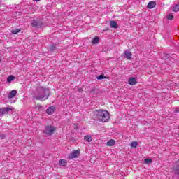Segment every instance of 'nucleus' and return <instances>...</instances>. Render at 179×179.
<instances>
[{
	"mask_svg": "<svg viewBox=\"0 0 179 179\" xmlns=\"http://www.w3.org/2000/svg\"><path fill=\"white\" fill-rule=\"evenodd\" d=\"M172 10L173 12H179V3L174 6V7L173 8Z\"/></svg>",
	"mask_w": 179,
	"mask_h": 179,
	"instance_id": "obj_19",
	"label": "nucleus"
},
{
	"mask_svg": "<svg viewBox=\"0 0 179 179\" xmlns=\"http://www.w3.org/2000/svg\"><path fill=\"white\" fill-rule=\"evenodd\" d=\"M0 5H1V0H0Z\"/></svg>",
	"mask_w": 179,
	"mask_h": 179,
	"instance_id": "obj_30",
	"label": "nucleus"
},
{
	"mask_svg": "<svg viewBox=\"0 0 179 179\" xmlns=\"http://www.w3.org/2000/svg\"><path fill=\"white\" fill-rule=\"evenodd\" d=\"M99 41H100V39L99 38V37H95L92 40V44H99Z\"/></svg>",
	"mask_w": 179,
	"mask_h": 179,
	"instance_id": "obj_18",
	"label": "nucleus"
},
{
	"mask_svg": "<svg viewBox=\"0 0 179 179\" xmlns=\"http://www.w3.org/2000/svg\"><path fill=\"white\" fill-rule=\"evenodd\" d=\"M107 146H114L115 145V141L110 139L106 143Z\"/></svg>",
	"mask_w": 179,
	"mask_h": 179,
	"instance_id": "obj_15",
	"label": "nucleus"
},
{
	"mask_svg": "<svg viewBox=\"0 0 179 179\" xmlns=\"http://www.w3.org/2000/svg\"><path fill=\"white\" fill-rule=\"evenodd\" d=\"M9 111H13V108L8 107L0 108V116L8 114Z\"/></svg>",
	"mask_w": 179,
	"mask_h": 179,
	"instance_id": "obj_5",
	"label": "nucleus"
},
{
	"mask_svg": "<svg viewBox=\"0 0 179 179\" xmlns=\"http://www.w3.org/2000/svg\"><path fill=\"white\" fill-rule=\"evenodd\" d=\"M167 19H168V20H173V19H174V16L173 15L170 14L167 16Z\"/></svg>",
	"mask_w": 179,
	"mask_h": 179,
	"instance_id": "obj_23",
	"label": "nucleus"
},
{
	"mask_svg": "<svg viewBox=\"0 0 179 179\" xmlns=\"http://www.w3.org/2000/svg\"><path fill=\"white\" fill-rule=\"evenodd\" d=\"M138 143L136 141H133L131 143V148H136L138 146Z\"/></svg>",
	"mask_w": 179,
	"mask_h": 179,
	"instance_id": "obj_21",
	"label": "nucleus"
},
{
	"mask_svg": "<svg viewBox=\"0 0 179 179\" xmlns=\"http://www.w3.org/2000/svg\"><path fill=\"white\" fill-rule=\"evenodd\" d=\"M12 80H15V76H9L7 78V82L8 83H10V82H12Z\"/></svg>",
	"mask_w": 179,
	"mask_h": 179,
	"instance_id": "obj_20",
	"label": "nucleus"
},
{
	"mask_svg": "<svg viewBox=\"0 0 179 179\" xmlns=\"http://www.w3.org/2000/svg\"><path fill=\"white\" fill-rule=\"evenodd\" d=\"M110 26L112 29H118V23H117L116 21H110Z\"/></svg>",
	"mask_w": 179,
	"mask_h": 179,
	"instance_id": "obj_11",
	"label": "nucleus"
},
{
	"mask_svg": "<svg viewBox=\"0 0 179 179\" xmlns=\"http://www.w3.org/2000/svg\"><path fill=\"white\" fill-rule=\"evenodd\" d=\"M36 2H39V1H41V0H35Z\"/></svg>",
	"mask_w": 179,
	"mask_h": 179,
	"instance_id": "obj_29",
	"label": "nucleus"
},
{
	"mask_svg": "<svg viewBox=\"0 0 179 179\" xmlns=\"http://www.w3.org/2000/svg\"><path fill=\"white\" fill-rule=\"evenodd\" d=\"M0 62H1V59H0Z\"/></svg>",
	"mask_w": 179,
	"mask_h": 179,
	"instance_id": "obj_31",
	"label": "nucleus"
},
{
	"mask_svg": "<svg viewBox=\"0 0 179 179\" xmlns=\"http://www.w3.org/2000/svg\"><path fill=\"white\" fill-rule=\"evenodd\" d=\"M16 94H17V91H16V90H12L8 94V99L16 97Z\"/></svg>",
	"mask_w": 179,
	"mask_h": 179,
	"instance_id": "obj_9",
	"label": "nucleus"
},
{
	"mask_svg": "<svg viewBox=\"0 0 179 179\" xmlns=\"http://www.w3.org/2000/svg\"><path fill=\"white\" fill-rule=\"evenodd\" d=\"M156 6V2L155 1H150L149 2V3L147 6V8L148 9H153V8H155Z\"/></svg>",
	"mask_w": 179,
	"mask_h": 179,
	"instance_id": "obj_12",
	"label": "nucleus"
},
{
	"mask_svg": "<svg viewBox=\"0 0 179 179\" xmlns=\"http://www.w3.org/2000/svg\"><path fill=\"white\" fill-rule=\"evenodd\" d=\"M79 155H80V151L79 150L73 151L69 157V160H72L73 159L79 157Z\"/></svg>",
	"mask_w": 179,
	"mask_h": 179,
	"instance_id": "obj_4",
	"label": "nucleus"
},
{
	"mask_svg": "<svg viewBox=\"0 0 179 179\" xmlns=\"http://www.w3.org/2000/svg\"><path fill=\"white\" fill-rule=\"evenodd\" d=\"M129 85H136V79L135 78H130L129 79Z\"/></svg>",
	"mask_w": 179,
	"mask_h": 179,
	"instance_id": "obj_14",
	"label": "nucleus"
},
{
	"mask_svg": "<svg viewBox=\"0 0 179 179\" xmlns=\"http://www.w3.org/2000/svg\"><path fill=\"white\" fill-rule=\"evenodd\" d=\"M96 79H98V80H101V79H108V77H106V76L101 74V75L97 76Z\"/></svg>",
	"mask_w": 179,
	"mask_h": 179,
	"instance_id": "obj_17",
	"label": "nucleus"
},
{
	"mask_svg": "<svg viewBox=\"0 0 179 179\" xmlns=\"http://www.w3.org/2000/svg\"><path fill=\"white\" fill-rule=\"evenodd\" d=\"M31 25L32 27H41V24L40 22H37V20H34L31 23Z\"/></svg>",
	"mask_w": 179,
	"mask_h": 179,
	"instance_id": "obj_10",
	"label": "nucleus"
},
{
	"mask_svg": "<svg viewBox=\"0 0 179 179\" xmlns=\"http://www.w3.org/2000/svg\"><path fill=\"white\" fill-rule=\"evenodd\" d=\"M175 174H179V159L176 162V165L173 167Z\"/></svg>",
	"mask_w": 179,
	"mask_h": 179,
	"instance_id": "obj_8",
	"label": "nucleus"
},
{
	"mask_svg": "<svg viewBox=\"0 0 179 179\" xmlns=\"http://www.w3.org/2000/svg\"><path fill=\"white\" fill-rule=\"evenodd\" d=\"M55 131V127H54L52 125H50V126L45 127L44 133L46 134V135H52Z\"/></svg>",
	"mask_w": 179,
	"mask_h": 179,
	"instance_id": "obj_3",
	"label": "nucleus"
},
{
	"mask_svg": "<svg viewBox=\"0 0 179 179\" xmlns=\"http://www.w3.org/2000/svg\"><path fill=\"white\" fill-rule=\"evenodd\" d=\"M84 141H85V142H92L93 141V137L90 135L85 136Z\"/></svg>",
	"mask_w": 179,
	"mask_h": 179,
	"instance_id": "obj_13",
	"label": "nucleus"
},
{
	"mask_svg": "<svg viewBox=\"0 0 179 179\" xmlns=\"http://www.w3.org/2000/svg\"><path fill=\"white\" fill-rule=\"evenodd\" d=\"M93 120L100 122H107L110 120V113L106 110H96L93 112Z\"/></svg>",
	"mask_w": 179,
	"mask_h": 179,
	"instance_id": "obj_1",
	"label": "nucleus"
},
{
	"mask_svg": "<svg viewBox=\"0 0 179 179\" xmlns=\"http://www.w3.org/2000/svg\"><path fill=\"white\" fill-rule=\"evenodd\" d=\"M78 92H83V90L82 88H78Z\"/></svg>",
	"mask_w": 179,
	"mask_h": 179,
	"instance_id": "obj_27",
	"label": "nucleus"
},
{
	"mask_svg": "<svg viewBox=\"0 0 179 179\" xmlns=\"http://www.w3.org/2000/svg\"><path fill=\"white\" fill-rule=\"evenodd\" d=\"M5 138H6V135L0 134V139H5Z\"/></svg>",
	"mask_w": 179,
	"mask_h": 179,
	"instance_id": "obj_25",
	"label": "nucleus"
},
{
	"mask_svg": "<svg viewBox=\"0 0 179 179\" xmlns=\"http://www.w3.org/2000/svg\"><path fill=\"white\" fill-rule=\"evenodd\" d=\"M59 163L60 166H66V164H67L66 160H65L64 159H60Z\"/></svg>",
	"mask_w": 179,
	"mask_h": 179,
	"instance_id": "obj_16",
	"label": "nucleus"
},
{
	"mask_svg": "<svg viewBox=\"0 0 179 179\" xmlns=\"http://www.w3.org/2000/svg\"><path fill=\"white\" fill-rule=\"evenodd\" d=\"M55 50V45H52L51 47H50V50L51 51H54Z\"/></svg>",
	"mask_w": 179,
	"mask_h": 179,
	"instance_id": "obj_26",
	"label": "nucleus"
},
{
	"mask_svg": "<svg viewBox=\"0 0 179 179\" xmlns=\"http://www.w3.org/2000/svg\"><path fill=\"white\" fill-rule=\"evenodd\" d=\"M13 34H17V33H20V29H15L12 31Z\"/></svg>",
	"mask_w": 179,
	"mask_h": 179,
	"instance_id": "obj_24",
	"label": "nucleus"
},
{
	"mask_svg": "<svg viewBox=\"0 0 179 179\" xmlns=\"http://www.w3.org/2000/svg\"><path fill=\"white\" fill-rule=\"evenodd\" d=\"M124 57L125 58H127V59H132V53H131V52H129V50H125L124 52Z\"/></svg>",
	"mask_w": 179,
	"mask_h": 179,
	"instance_id": "obj_6",
	"label": "nucleus"
},
{
	"mask_svg": "<svg viewBox=\"0 0 179 179\" xmlns=\"http://www.w3.org/2000/svg\"><path fill=\"white\" fill-rule=\"evenodd\" d=\"M175 113H179V108L176 109Z\"/></svg>",
	"mask_w": 179,
	"mask_h": 179,
	"instance_id": "obj_28",
	"label": "nucleus"
},
{
	"mask_svg": "<svg viewBox=\"0 0 179 179\" xmlns=\"http://www.w3.org/2000/svg\"><path fill=\"white\" fill-rule=\"evenodd\" d=\"M144 163H145L146 164H149L152 163V159H145Z\"/></svg>",
	"mask_w": 179,
	"mask_h": 179,
	"instance_id": "obj_22",
	"label": "nucleus"
},
{
	"mask_svg": "<svg viewBox=\"0 0 179 179\" xmlns=\"http://www.w3.org/2000/svg\"><path fill=\"white\" fill-rule=\"evenodd\" d=\"M48 97H50V89L45 87H38L36 90V94L34 96V99L36 100H41V101H44V100H48Z\"/></svg>",
	"mask_w": 179,
	"mask_h": 179,
	"instance_id": "obj_2",
	"label": "nucleus"
},
{
	"mask_svg": "<svg viewBox=\"0 0 179 179\" xmlns=\"http://www.w3.org/2000/svg\"><path fill=\"white\" fill-rule=\"evenodd\" d=\"M54 111H55V107H54V106H50V107L46 110V113H47V114H48L49 115H51L54 114Z\"/></svg>",
	"mask_w": 179,
	"mask_h": 179,
	"instance_id": "obj_7",
	"label": "nucleus"
}]
</instances>
